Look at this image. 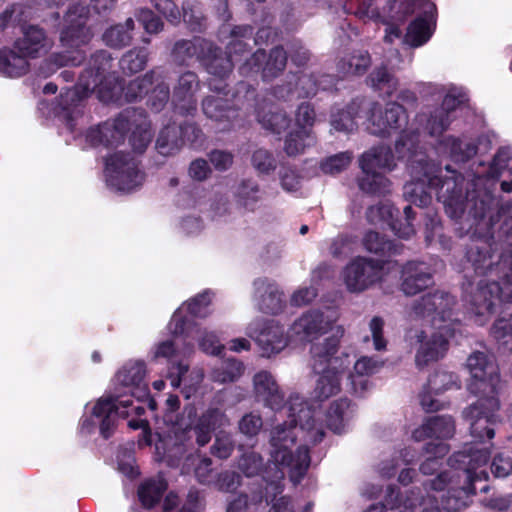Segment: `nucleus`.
Returning <instances> with one entry per match:
<instances>
[{
	"label": "nucleus",
	"mask_w": 512,
	"mask_h": 512,
	"mask_svg": "<svg viewBox=\"0 0 512 512\" xmlns=\"http://www.w3.org/2000/svg\"><path fill=\"white\" fill-rule=\"evenodd\" d=\"M151 3L153 7L170 22H179L180 11L173 0H151Z\"/></svg>",
	"instance_id": "62"
},
{
	"label": "nucleus",
	"mask_w": 512,
	"mask_h": 512,
	"mask_svg": "<svg viewBox=\"0 0 512 512\" xmlns=\"http://www.w3.org/2000/svg\"><path fill=\"white\" fill-rule=\"evenodd\" d=\"M134 28V21L128 18L124 25H116L106 30L103 34L104 42L111 47L121 48L129 44L131 40L130 31Z\"/></svg>",
	"instance_id": "42"
},
{
	"label": "nucleus",
	"mask_w": 512,
	"mask_h": 512,
	"mask_svg": "<svg viewBox=\"0 0 512 512\" xmlns=\"http://www.w3.org/2000/svg\"><path fill=\"white\" fill-rule=\"evenodd\" d=\"M254 391L258 400L273 410L278 411L277 424L287 429L296 427V436L306 443L316 444L324 436L323 424L319 421L321 414L315 408L308 406L299 395H291L287 407H281L283 394L268 371H260L253 379Z\"/></svg>",
	"instance_id": "5"
},
{
	"label": "nucleus",
	"mask_w": 512,
	"mask_h": 512,
	"mask_svg": "<svg viewBox=\"0 0 512 512\" xmlns=\"http://www.w3.org/2000/svg\"><path fill=\"white\" fill-rule=\"evenodd\" d=\"M248 334L256 339L263 354L268 357L281 352L289 342L294 341L290 338V332L286 335L284 328L274 321L265 323L259 331L258 323H251Z\"/></svg>",
	"instance_id": "20"
},
{
	"label": "nucleus",
	"mask_w": 512,
	"mask_h": 512,
	"mask_svg": "<svg viewBox=\"0 0 512 512\" xmlns=\"http://www.w3.org/2000/svg\"><path fill=\"white\" fill-rule=\"evenodd\" d=\"M285 472L279 468L276 469L272 480L265 487V496L262 494L255 495L253 500L255 503L262 502L265 498L266 502H271V508L269 512H295L294 506L291 500L286 496H279L283 491L282 480Z\"/></svg>",
	"instance_id": "29"
},
{
	"label": "nucleus",
	"mask_w": 512,
	"mask_h": 512,
	"mask_svg": "<svg viewBox=\"0 0 512 512\" xmlns=\"http://www.w3.org/2000/svg\"><path fill=\"white\" fill-rule=\"evenodd\" d=\"M367 83L375 90L391 96L398 89V79L388 72L384 66L375 68L367 79Z\"/></svg>",
	"instance_id": "38"
},
{
	"label": "nucleus",
	"mask_w": 512,
	"mask_h": 512,
	"mask_svg": "<svg viewBox=\"0 0 512 512\" xmlns=\"http://www.w3.org/2000/svg\"><path fill=\"white\" fill-rule=\"evenodd\" d=\"M363 177L359 180L362 191L373 194H384L390 191L391 183L384 176L395 166L394 157L389 148L380 146L363 154L360 160Z\"/></svg>",
	"instance_id": "11"
},
{
	"label": "nucleus",
	"mask_w": 512,
	"mask_h": 512,
	"mask_svg": "<svg viewBox=\"0 0 512 512\" xmlns=\"http://www.w3.org/2000/svg\"><path fill=\"white\" fill-rule=\"evenodd\" d=\"M243 373V365L236 360H227L211 373L213 381L218 383H227L237 380Z\"/></svg>",
	"instance_id": "48"
},
{
	"label": "nucleus",
	"mask_w": 512,
	"mask_h": 512,
	"mask_svg": "<svg viewBox=\"0 0 512 512\" xmlns=\"http://www.w3.org/2000/svg\"><path fill=\"white\" fill-rule=\"evenodd\" d=\"M181 128L177 125L165 127L159 134L156 141V148L162 155L173 154L182 145L180 138Z\"/></svg>",
	"instance_id": "40"
},
{
	"label": "nucleus",
	"mask_w": 512,
	"mask_h": 512,
	"mask_svg": "<svg viewBox=\"0 0 512 512\" xmlns=\"http://www.w3.org/2000/svg\"><path fill=\"white\" fill-rule=\"evenodd\" d=\"M348 407L349 403L346 399H339L330 405L326 413V424L330 430L335 433L343 431Z\"/></svg>",
	"instance_id": "45"
},
{
	"label": "nucleus",
	"mask_w": 512,
	"mask_h": 512,
	"mask_svg": "<svg viewBox=\"0 0 512 512\" xmlns=\"http://www.w3.org/2000/svg\"><path fill=\"white\" fill-rule=\"evenodd\" d=\"M193 350V344L186 342L185 339L175 338L156 343L151 348L150 356L152 361L166 360L169 367L173 362H183L184 358L193 353Z\"/></svg>",
	"instance_id": "26"
},
{
	"label": "nucleus",
	"mask_w": 512,
	"mask_h": 512,
	"mask_svg": "<svg viewBox=\"0 0 512 512\" xmlns=\"http://www.w3.org/2000/svg\"><path fill=\"white\" fill-rule=\"evenodd\" d=\"M262 425V419L258 414L249 413L240 420L239 429L247 436H254L260 431Z\"/></svg>",
	"instance_id": "63"
},
{
	"label": "nucleus",
	"mask_w": 512,
	"mask_h": 512,
	"mask_svg": "<svg viewBox=\"0 0 512 512\" xmlns=\"http://www.w3.org/2000/svg\"><path fill=\"white\" fill-rule=\"evenodd\" d=\"M413 167L415 180L404 186V196L408 201L417 206H427L431 196L427 188L436 189L438 198L443 202L445 211L451 218H461L467 213V219L475 222L474 232L488 233L493 225L490 213V194L483 188L485 179L481 176L474 177L466 188L465 195L462 192V185L465 179L461 175L452 173L451 176L442 179V170L432 163H421Z\"/></svg>",
	"instance_id": "1"
},
{
	"label": "nucleus",
	"mask_w": 512,
	"mask_h": 512,
	"mask_svg": "<svg viewBox=\"0 0 512 512\" xmlns=\"http://www.w3.org/2000/svg\"><path fill=\"white\" fill-rule=\"evenodd\" d=\"M233 450L234 441L231 435L225 432L218 433L211 447V453L220 459H227L231 456Z\"/></svg>",
	"instance_id": "55"
},
{
	"label": "nucleus",
	"mask_w": 512,
	"mask_h": 512,
	"mask_svg": "<svg viewBox=\"0 0 512 512\" xmlns=\"http://www.w3.org/2000/svg\"><path fill=\"white\" fill-rule=\"evenodd\" d=\"M371 64L370 55L367 52H357L343 59L338 64V69L345 75H362Z\"/></svg>",
	"instance_id": "43"
},
{
	"label": "nucleus",
	"mask_w": 512,
	"mask_h": 512,
	"mask_svg": "<svg viewBox=\"0 0 512 512\" xmlns=\"http://www.w3.org/2000/svg\"><path fill=\"white\" fill-rule=\"evenodd\" d=\"M456 386V377L446 371H438L430 376L427 386L424 387L420 395V403L426 411L440 409L441 405L434 399L433 395H438L446 390Z\"/></svg>",
	"instance_id": "25"
},
{
	"label": "nucleus",
	"mask_w": 512,
	"mask_h": 512,
	"mask_svg": "<svg viewBox=\"0 0 512 512\" xmlns=\"http://www.w3.org/2000/svg\"><path fill=\"white\" fill-rule=\"evenodd\" d=\"M280 184L288 193L297 192L302 186L301 175L291 167H285L280 171Z\"/></svg>",
	"instance_id": "58"
},
{
	"label": "nucleus",
	"mask_w": 512,
	"mask_h": 512,
	"mask_svg": "<svg viewBox=\"0 0 512 512\" xmlns=\"http://www.w3.org/2000/svg\"><path fill=\"white\" fill-rule=\"evenodd\" d=\"M343 335V327H337L333 337H328L311 347L312 368L320 374L314 389V397L319 401H324L340 391L343 373L350 364L347 358L344 363L339 357L334 356Z\"/></svg>",
	"instance_id": "8"
},
{
	"label": "nucleus",
	"mask_w": 512,
	"mask_h": 512,
	"mask_svg": "<svg viewBox=\"0 0 512 512\" xmlns=\"http://www.w3.org/2000/svg\"><path fill=\"white\" fill-rule=\"evenodd\" d=\"M337 313L332 309L309 310L297 318L290 327V338L296 342H306L317 339L329 330H333V337L336 333Z\"/></svg>",
	"instance_id": "14"
},
{
	"label": "nucleus",
	"mask_w": 512,
	"mask_h": 512,
	"mask_svg": "<svg viewBox=\"0 0 512 512\" xmlns=\"http://www.w3.org/2000/svg\"><path fill=\"white\" fill-rule=\"evenodd\" d=\"M435 6L431 2L425 4V16L414 20L408 27L404 41L412 47L426 43L432 35L431 15Z\"/></svg>",
	"instance_id": "33"
},
{
	"label": "nucleus",
	"mask_w": 512,
	"mask_h": 512,
	"mask_svg": "<svg viewBox=\"0 0 512 512\" xmlns=\"http://www.w3.org/2000/svg\"><path fill=\"white\" fill-rule=\"evenodd\" d=\"M498 408L499 402L495 396H481L464 411V417L470 424L471 436L479 444H484L485 438L491 440L494 437L497 421L495 412Z\"/></svg>",
	"instance_id": "15"
},
{
	"label": "nucleus",
	"mask_w": 512,
	"mask_h": 512,
	"mask_svg": "<svg viewBox=\"0 0 512 512\" xmlns=\"http://www.w3.org/2000/svg\"><path fill=\"white\" fill-rule=\"evenodd\" d=\"M209 42L205 40L197 39L195 41H180L175 44L174 54L177 59L181 62H186L193 57H196L201 61Z\"/></svg>",
	"instance_id": "44"
},
{
	"label": "nucleus",
	"mask_w": 512,
	"mask_h": 512,
	"mask_svg": "<svg viewBox=\"0 0 512 512\" xmlns=\"http://www.w3.org/2000/svg\"><path fill=\"white\" fill-rule=\"evenodd\" d=\"M286 62V52L276 47L271 50L268 57L264 50H257L240 69L242 73L261 70L264 78H273L283 71Z\"/></svg>",
	"instance_id": "22"
},
{
	"label": "nucleus",
	"mask_w": 512,
	"mask_h": 512,
	"mask_svg": "<svg viewBox=\"0 0 512 512\" xmlns=\"http://www.w3.org/2000/svg\"><path fill=\"white\" fill-rule=\"evenodd\" d=\"M252 165L259 173L268 174L275 170L276 161L267 150L258 149L253 153Z\"/></svg>",
	"instance_id": "60"
},
{
	"label": "nucleus",
	"mask_w": 512,
	"mask_h": 512,
	"mask_svg": "<svg viewBox=\"0 0 512 512\" xmlns=\"http://www.w3.org/2000/svg\"><path fill=\"white\" fill-rule=\"evenodd\" d=\"M384 264L356 257L343 270L342 279L350 292H362L383 278Z\"/></svg>",
	"instance_id": "17"
},
{
	"label": "nucleus",
	"mask_w": 512,
	"mask_h": 512,
	"mask_svg": "<svg viewBox=\"0 0 512 512\" xmlns=\"http://www.w3.org/2000/svg\"><path fill=\"white\" fill-rule=\"evenodd\" d=\"M202 107L208 118L223 124L220 130L228 129L236 115L235 110L224 106L223 99L218 96L207 97L203 101Z\"/></svg>",
	"instance_id": "35"
},
{
	"label": "nucleus",
	"mask_w": 512,
	"mask_h": 512,
	"mask_svg": "<svg viewBox=\"0 0 512 512\" xmlns=\"http://www.w3.org/2000/svg\"><path fill=\"white\" fill-rule=\"evenodd\" d=\"M166 488L167 483L162 477L145 481L138 489V496L143 506L149 508L156 504Z\"/></svg>",
	"instance_id": "41"
},
{
	"label": "nucleus",
	"mask_w": 512,
	"mask_h": 512,
	"mask_svg": "<svg viewBox=\"0 0 512 512\" xmlns=\"http://www.w3.org/2000/svg\"><path fill=\"white\" fill-rule=\"evenodd\" d=\"M432 276L424 263L409 262L402 270L401 290L406 295H415L432 284Z\"/></svg>",
	"instance_id": "27"
},
{
	"label": "nucleus",
	"mask_w": 512,
	"mask_h": 512,
	"mask_svg": "<svg viewBox=\"0 0 512 512\" xmlns=\"http://www.w3.org/2000/svg\"><path fill=\"white\" fill-rule=\"evenodd\" d=\"M232 34L235 39L228 45V56H223L217 48H214L212 44L209 43L201 57V62L206 67L207 71L219 78H224L231 72L235 61L234 56L238 53L243 54L245 52L246 44L243 43L241 39H238V37L250 36L252 34V28L250 26L236 27L232 31Z\"/></svg>",
	"instance_id": "16"
},
{
	"label": "nucleus",
	"mask_w": 512,
	"mask_h": 512,
	"mask_svg": "<svg viewBox=\"0 0 512 512\" xmlns=\"http://www.w3.org/2000/svg\"><path fill=\"white\" fill-rule=\"evenodd\" d=\"M111 67V56L108 52L95 53L89 67L80 75L75 90L68 92L66 98H72L70 94H77L79 99H82L95 92L100 101L108 103L119 101L121 92L124 91L127 101H135L147 94L148 88L154 83V72H152L143 78L132 80L123 89L115 73L110 72Z\"/></svg>",
	"instance_id": "6"
},
{
	"label": "nucleus",
	"mask_w": 512,
	"mask_h": 512,
	"mask_svg": "<svg viewBox=\"0 0 512 512\" xmlns=\"http://www.w3.org/2000/svg\"><path fill=\"white\" fill-rule=\"evenodd\" d=\"M29 70V59L14 47L0 49V74L6 77H20Z\"/></svg>",
	"instance_id": "32"
},
{
	"label": "nucleus",
	"mask_w": 512,
	"mask_h": 512,
	"mask_svg": "<svg viewBox=\"0 0 512 512\" xmlns=\"http://www.w3.org/2000/svg\"><path fill=\"white\" fill-rule=\"evenodd\" d=\"M418 141V135L413 131H404L396 142V151L399 157L404 158L413 154Z\"/></svg>",
	"instance_id": "61"
},
{
	"label": "nucleus",
	"mask_w": 512,
	"mask_h": 512,
	"mask_svg": "<svg viewBox=\"0 0 512 512\" xmlns=\"http://www.w3.org/2000/svg\"><path fill=\"white\" fill-rule=\"evenodd\" d=\"M382 362L370 357H361L354 364V373L350 375L351 384L356 393L361 394L367 388V380L364 376L371 375L379 370Z\"/></svg>",
	"instance_id": "36"
},
{
	"label": "nucleus",
	"mask_w": 512,
	"mask_h": 512,
	"mask_svg": "<svg viewBox=\"0 0 512 512\" xmlns=\"http://www.w3.org/2000/svg\"><path fill=\"white\" fill-rule=\"evenodd\" d=\"M257 118L264 129L273 133H280L289 124L286 113L275 106L267 107L263 113H258Z\"/></svg>",
	"instance_id": "39"
},
{
	"label": "nucleus",
	"mask_w": 512,
	"mask_h": 512,
	"mask_svg": "<svg viewBox=\"0 0 512 512\" xmlns=\"http://www.w3.org/2000/svg\"><path fill=\"white\" fill-rule=\"evenodd\" d=\"M365 249L371 253L384 252L390 249V243L384 241L377 232L369 231L363 238Z\"/></svg>",
	"instance_id": "64"
},
{
	"label": "nucleus",
	"mask_w": 512,
	"mask_h": 512,
	"mask_svg": "<svg viewBox=\"0 0 512 512\" xmlns=\"http://www.w3.org/2000/svg\"><path fill=\"white\" fill-rule=\"evenodd\" d=\"M132 127V147L137 152H143L152 139V133L146 116L137 110H127L113 121L91 128L87 133V140L95 146L117 144Z\"/></svg>",
	"instance_id": "9"
},
{
	"label": "nucleus",
	"mask_w": 512,
	"mask_h": 512,
	"mask_svg": "<svg viewBox=\"0 0 512 512\" xmlns=\"http://www.w3.org/2000/svg\"><path fill=\"white\" fill-rule=\"evenodd\" d=\"M490 456V450L487 447L470 446L455 455V461L463 468L465 478L468 480V485L461 487L459 490H454L456 495H449L444 498L441 497V507L448 512H457L465 506V501L462 496L473 494L474 489L472 482L476 480L486 479L487 474L484 470L477 472V470L486 465Z\"/></svg>",
	"instance_id": "10"
},
{
	"label": "nucleus",
	"mask_w": 512,
	"mask_h": 512,
	"mask_svg": "<svg viewBox=\"0 0 512 512\" xmlns=\"http://www.w3.org/2000/svg\"><path fill=\"white\" fill-rule=\"evenodd\" d=\"M211 298L208 292L199 294L190 301L184 303L172 316L171 321L168 324L169 331L174 336L183 335L186 331L193 330L191 320L184 315V312H188L192 317H205L208 315V306Z\"/></svg>",
	"instance_id": "21"
},
{
	"label": "nucleus",
	"mask_w": 512,
	"mask_h": 512,
	"mask_svg": "<svg viewBox=\"0 0 512 512\" xmlns=\"http://www.w3.org/2000/svg\"><path fill=\"white\" fill-rule=\"evenodd\" d=\"M491 472L497 478L512 477V456L498 453L492 460Z\"/></svg>",
	"instance_id": "59"
},
{
	"label": "nucleus",
	"mask_w": 512,
	"mask_h": 512,
	"mask_svg": "<svg viewBox=\"0 0 512 512\" xmlns=\"http://www.w3.org/2000/svg\"><path fill=\"white\" fill-rule=\"evenodd\" d=\"M146 366L143 361H130L123 366L115 376V385L125 389L118 392L114 397L100 398L92 409L91 418H84L81 422V429L90 432L93 427L99 425L103 437L110 436L117 416L128 417L132 414L141 415L144 408L141 405H134V401L125 398L130 395L137 402L147 398L148 386L145 382Z\"/></svg>",
	"instance_id": "4"
},
{
	"label": "nucleus",
	"mask_w": 512,
	"mask_h": 512,
	"mask_svg": "<svg viewBox=\"0 0 512 512\" xmlns=\"http://www.w3.org/2000/svg\"><path fill=\"white\" fill-rule=\"evenodd\" d=\"M92 14L87 6L78 2L70 5L64 20L60 34L61 46L64 49L59 54H54L50 62L55 69L61 66H76L85 58L82 47L87 45L93 37Z\"/></svg>",
	"instance_id": "7"
},
{
	"label": "nucleus",
	"mask_w": 512,
	"mask_h": 512,
	"mask_svg": "<svg viewBox=\"0 0 512 512\" xmlns=\"http://www.w3.org/2000/svg\"><path fill=\"white\" fill-rule=\"evenodd\" d=\"M199 87L197 76L193 72L183 73L174 88L172 102L182 113H190L195 110V92Z\"/></svg>",
	"instance_id": "28"
},
{
	"label": "nucleus",
	"mask_w": 512,
	"mask_h": 512,
	"mask_svg": "<svg viewBox=\"0 0 512 512\" xmlns=\"http://www.w3.org/2000/svg\"><path fill=\"white\" fill-rule=\"evenodd\" d=\"M106 180L110 187L120 192H131L142 185L144 174L134 158L116 152L106 159Z\"/></svg>",
	"instance_id": "12"
},
{
	"label": "nucleus",
	"mask_w": 512,
	"mask_h": 512,
	"mask_svg": "<svg viewBox=\"0 0 512 512\" xmlns=\"http://www.w3.org/2000/svg\"><path fill=\"white\" fill-rule=\"evenodd\" d=\"M313 142L310 130H296L287 136L284 149L288 155L294 156L302 153Z\"/></svg>",
	"instance_id": "47"
},
{
	"label": "nucleus",
	"mask_w": 512,
	"mask_h": 512,
	"mask_svg": "<svg viewBox=\"0 0 512 512\" xmlns=\"http://www.w3.org/2000/svg\"><path fill=\"white\" fill-rule=\"evenodd\" d=\"M471 374L468 390L481 396H495L499 384L498 368L493 358L484 352H474L467 359Z\"/></svg>",
	"instance_id": "13"
},
{
	"label": "nucleus",
	"mask_w": 512,
	"mask_h": 512,
	"mask_svg": "<svg viewBox=\"0 0 512 512\" xmlns=\"http://www.w3.org/2000/svg\"><path fill=\"white\" fill-rule=\"evenodd\" d=\"M454 305V297L443 291H435L415 301L407 312L410 321L423 320L431 325L415 335L419 343L415 357L418 367L439 360L447 352L448 339L453 335L455 326L452 320Z\"/></svg>",
	"instance_id": "2"
},
{
	"label": "nucleus",
	"mask_w": 512,
	"mask_h": 512,
	"mask_svg": "<svg viewBox=\"0 0 512 512\" xmlns=\"http://www.w3.org/2000/svg\"><path fill=\"white\" fill-rule=\"evenodd\" d=\"M229 424L225 414L218 408H208L197 420L194 426L196 442L199 446H205L211 440V433L218 427Z\"/></svg>",
	"instance_id": "30"
},
{
	"label": "nucleus",
	"mask_w": 512,
	"mask_h": 512,
	"mask_svg": "<svg viewBox=\"0 0 512 512\" xmlns=\"http://www.w3.org/2000/svg\"><path fill=\"white\" fill-rule=\"evenodd\" d=\"M296 427L287 429L281 424H276L270 433V465L264 469L263 458L259 453L246 451L240 455L237 461L238 469L246 477H254L264 472L263 479L266 485L272 480L277 468L285 472L287 470L293 483H298L305 475L310 457L308 447L296 446Z\"/></svg>",
	"instance_id": "3"
},
{
	"label": "nucleus",
	"mask_w": 512,
	"mask_h": 512,
	"mask_svg": "<svg viewBox=\"0 0 512 512\" xmlns=\"http://www.w3.org/2000/svg\"><path fill=\"white\" fill-rule=\"evenodd\" d=\"M397 210L389 203H381L369 207L367 211V219L371 224L384 225L387 224L396 235L401 238H409L414 234V228L407 225L403 230L398 228V223L394 221V214Z\"/></svg>",
	"instance_id": "31"
},
{
	"label": "nucleus",
	"mask_w": 512,
	"mask_h": 512,
	"mask_svg": "<svg viewBox=\"0 0 512 512\" xmlns=\"http://www.w3.org/2000/svg\"><path fill=\"white\" fill-rule=\"evenodd\" d=\"M355 114L354 105L333 114L331 119L332 128L336 131L352 132L356 128Z\"/></svg>",
	"instance_id": "53"
},
{
	"label": "nucleus",
	"mask_w": 512,
	"mask_h": 512,
	"mask_svg": "<svg viewBox=\"0 0 512 512\" xmlns=\"http://www.w3.org/2000/svg\"><path fill=\"white\" fill-rule=\"evenodd\" d=\"M463 102L462 99L452 94H447L443 100L442 107L437 109L427 121L426 129L431 136H438L447 129L450 124V116L448 110L455 109Z\"/></svg>",
	"instance_id": "34"
},
{
	"label": "nucleus",
	"mask_w": 512,
	"mask_h": 512,
	"mask_svg": "<svg viewBox=\"0 0 512 512\" xmlns=\"http://www.w3.org/2000/svg\"><path fill=\"white\" fill-rule=\"evenodd\" d=\"M256 294H260V309L267 313H276L282 308V294L276 288L268 284L266 280H257L254 282Z\"/></svg>",
	"instance_id": "37"
},
{
	"label": "nucleus",
	"mask_w": 512,
	"mask_h": 512,
	"mask_svg": "<svg viewBox=\"0 0 512 512\" xmlns=\"http://www.w3.org/2000/svg\"><path fill=\"white\" fill-rule=\"evenodd\" d=\"M236 198L239 205L252 210L260 200L259 186L252 181H243L237 189Z\"/></svg>",
	"instance_id": "49"
},
{
	"label": "nucleus",
	"mask_w": 512,
	"mask_h": 512,
	"mask_svg": "<svg viewBox=\"0 0 512 512\" xmlns=\"http://www.w3.org/2000/svg\"><path fill=\"white\" fill-rule=\"evenodd\" d=\"M507 289L500 287L494 279L480 280L470 297L473 312L477 316H485L492 313L493 308L502 300L512 302V290L506 294Z\"/></svg>",
	"instance_id": "19"
},
{
	"label": "nucleus",
	"mask_w": 512,
	"mask_h": 512,
	"mask_svg": "<svg viewBox=\"0 0 512 512\" xmlns=\"http://www.w3.org/2000/svg\"><path fill=\"white\" fill-rule=\"evenodd\" d=\"M352 160V154L342 152L327 158L321 164V170L326 174H337L348 167Z\"/></svg>",
	"instance_id": "54"
},
{
	"label": "nucleus",
	"mask_w": 512,
	"mask_h": 512,
	"mask_svg": "<svg viewBox=\"0 0 512 512\" xmlns=\"http://www.w3.org/2000/svg\"><path fill=\"white\" fill-rule=\"evenodd\" d=\"M184 334L191 337L197 336L200 349L207 354L218 355L223 349V345L220 343L218 338L213 333L206 330L202 331L194 327L192 332L190 329Z\"/></svg>",
	"instance_id": "50"
},
{
	"label": "nucleus",
	"mask_w": 512,
	"mask_h": 512,
	"mask_svg": "<svg viewBox=\"0 0 512 512\" xmlns=\"http://www.w3.org/2000/svg\"><path fill=\"white\" fill-rule=\"evenodd\" d=\"M183 18L184 21L193 30L200 29L202 26V14L196 0H185L183 2Z\"/></svg>",
	"instance_id": "56"
},
{
	"label": "nucleus",
	"mask_w": 512,
	"mask_h": 512,
	"mask_svg": "<svg viewBox=\"0 0 512 512\" xmlns=\"http://www.w3.org/2000/svg\"><path fill=\"white\" fill-rule=\"evenodd\" d=\"M442 145L455 161H465L473 157L477 152V148L473 143L452 137L445 138Z\"/></svg>",
	"instance_id": "46"
},
{
	"label": "nucleus",
	"mask_w": 512,
	"mask_h": 512,
	"mask_svg": "<svg viewBox=\"0 0 512 512\" xmlns=\"http://www.w3.org/2000/svg\"><path fill=\"white\" fill-rule=\"evenodd\" d=\"M167 378L173 388L182 387V393L186 398H190L199 388L204 379V371L201 368L189 369V365L184 362H173L167 368Z\"/></svg>",
	"instance_id": "23"
},
{
	"label": "nucleus",
	"mask_w": 512,
	"mask_h": 512,
	"mask_svg": "<svg viewBox=\"0 0 512 512\" xmlns=\"http://www.w3.org/2000/svg\"><path fill=\"white\" fill-rule=\"evenodd\" d=\"M430 433L434 438L445 439L453 435L455 426L450 416H434L428 419Z\"/></svg>",
	"instance_id": "52"
},
{
	"label": "nucleus",
	"mask_w": 512,
	"mask_h": 512,
	"mask_svg": "<svg viewBox=\"0 0 512 512\" xmlns=\"http://www.w3.org/2000/svg\"><path fill=\"white\" fill-rule=\"evenodd\" d=\"M52 46L50 39L45 32L37 26H27L22 28V36L14 42V47L28 59L39 57L46 53Z\"/></svg>",
	"instance_id": "24"
},
{
	"label": "nucleus",
	"mask_w": 512,
	"mask_h": 512,
	"mask_svg": "<svg viewBox=\"0 0 512 512\" xmlns=\"http://www.w3.org/2000/svg\"><path fill=\"white\" fill-rule=\"evenodd\" d=\"M160 77L157 76V86L151 91L148 97V105L154 111H160L169 99V88L162 81H159Z\"/></svg>",
	"instance_id": "57"
},
{
	"label": "nucleus",
	"mask_w": 512,
	"mask_h": 512,
	"mask_svg": "<svg viewBox=\"0 0 512 512\" xmlns=\"http://www.w3.org/2000/svg\"><path fill=\"white\" fill-rule=\"evenodd\" d=\"M405 109L396 102H389L384 107L374 103L370 109L367 130L377 136L390 135L407 124Z\"/></svg>",
	"instance_id": "18"
},
{
	"label": "nucleus",
	"mask_w": 512,
	"mask_h": 512,
	"mask_svg": "<svg viewBox=\"0 0 512 512\" xmlns=\"http://www.w3.org/2000/svg\"><path fill=\"white\" fill-rule=\"evenodd\" d=\"M147 62L145 49L131 50L120 60V67L125 73L133 74L141 71Z\"/></svg>",
	"instance_id": "51"
}]
</instances>
